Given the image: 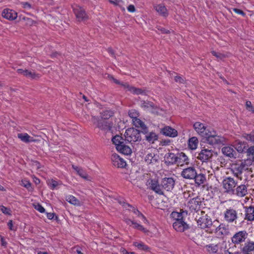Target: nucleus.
<instances>
[{
	"instance_id": "obj_1",
	"label": "nucleus",
	"mask_w": 254,
	"mask_h": 254,
	"mask_svg": "<svg viewBox=\"0 0 254 254\" xmlns=\"http://www.w3.org/2000/svg\"><path fill=\"white\" fill-rule=\"evenodd\" d=\"M218 221L216 223L214 221L213 226L210 227L209 230L206 231L211 234H214L216 237L219 239H223L230 234L229 225L224 223L218 225Z\"/></svg>"
},
{
	"instance_id": "obj_2",
	"label": "nucleus",
	"mask_w": 254,
	"mask_h": 254,
	"mask_svg": "<svg viewBox=\"0 0 254 254\" xmlns=\"http://www.w3.org/2000/svg\"><path fill=\"white\" fill-rule=\"evenodd\" d=\"M196 219L197 226L201 229L206 228V230H209L214 224L210 216L203 211H201V214L198 217L197 216Z\"/></svg>"
},
{
	"instance_id": "obj_3",
	"label": "nucleus",
	"mask_w": 254,
	"mask_h": 254,
	"mask_svg": "<svg viewBox=\"0 0 254 254\" xmlns=\"http://www.w3.org/2000/svg\"><path fill=\"white\" fill-rule=\"evenodd\" d=\"M204 138L206 139L207 142L211 145L224 144L225 143V138L217 135L216 132L213 129L208 131Z\"/></svg>"
},
{
	"instance_id": "obj_4",
	"label": "nucleus",
	"mask_w": 254,
	"mask_h": 254,
	"mask_svg": "<svg viewBox=\"0 0 254 254\" xmlns=\"http://www.w3.org/2000/svg\"><path fill=\"white\" fill-rule=\"evenodd\" d=\"M125 140L131 144L139 142L141 140V135L140 131L134 128L127 129L125 133Z\"/></svg>"
},
{
	"instance_id": "obj_5",
	"label": "nucleus",
	"mask_w": 254,
	"mask_h": 254,
	"mask_svg": "<svg viewBox=\"0 0 254 254\" xmlns=\"http://www.w3.org/2000/svg\"><path fill=\"white\" fill-rule=\"evenodd\" d=\"M140 107L144 110L149 111L154 115H161L164 112V111L162 108L156 106L153 102L150 101H141Z\"/></svg>"
},
{
	"instance_id": "obj_6",
	"label": "nucleus",
	"mask_w": 254,
	"mask_h": 254,
	"mask_svg": "<svg viewBox=\"0 0 254 254\" xmlns=\"http://www.w3.org/2000/svg\"><path fill=\"white\" fill-rule=\"evenodd\" d=\"M248 169V166L244 162L233 164L231 168L233 175L240 180L242 179V173Z\"/></svg>"
},
{
	"instance_id": "obj_7",
	"label": "nucleus",
	"mask_w": 254,
	"mask_h": 254,
	"mask_svg": "<svg viewBox=\"0 0 254 254\" xmlns=\"http://www.w3.org/2000/svg\"><path fill=\"white\" fill-rule=\"evenodd\" d=\"M92 121L93 124L96 125L97 127L101 130H109L112 128V124L111 122L100 119L98 117H92Z\"/></svg>"
},
{
	"instance_id": "obj_8",
	"label": "nucleus",
	"mask_w": 254,
	"mask_h": 254,
	"mask_svg": "<svg viewBox=\"0 0 254 254\" xmlns=\"http://www.w3.org/2000/svg\"><path fill=\"white\" fill-rule=\"evenodd\" d=\"M237 185V182L231 177H226L222 181L223 188L229 193L234 192L235 188Z\"/></svg>"
},
{
	"instance_id": "obj_9",
	"label": "nucleus",
	"mask_w": 254,
	"mask_h": 254,
	"mask_svg": "<svg viewBox=\"0 0 254 254\" xmlns=\"http://www.w3.org/2000/svg\"><path fill=\"white\" fill-rule=\"evenodd\" d=\"M238 213L237 211L232 207L227 208L224 212V219L225 221L229 223H236L238 219Z\"/></svg>"
},
{
	"instance_id": "obj_10",
	"label": "nucleus",
	"mask_w": 254,
	"mask_h": 254,
	"mask_svg": "<svg viewBox=\"0 0 254 254\" xmlns=\"http://www.w3.org/2000/svg\"><path fill=\"white\" fill-rule=\"evenodd\" d=\"M146 185L149 189L152 190L156 193L159 195H163L164 194L161 186L159 184L157 180L150 179L147 181Z\"/></svg>"
},
{
	"instance_id": "obj_11",
	"label": "nucleus",
	"mask_w": 254,
	"mask_h": 254,
	"mask_svg": "<svg viewBox=\"0 0 254 254\" xmlns=\"http://www.w3.org/2000/svg\"><path fill=\"white\" fill-rule=\"evenodd\" d=\"M196 170L194 166H190L183 169L181 175V176L188 180H193L196 175Z\"/></svg>"
},
{
	"instance_id": "obj_12",
	"label": "nucleus",
	"mask_w": 254,
	"mask_h": 254,
	"mask_svg": "<svg viewBox=\"0 0 254 254\" xmlns=\"http://www.w3.org/2000/svg\"><path fill=\"white\" fill-rule=\"evenodd\" d=\"M190 164L189 157L183 152L177 153V159L176 165L183 167L185 166H189Z\"/></svg>"
},
{
	"instance_id": "obj_13",
	"label": "nucleus",
	"mask_w": 254,
	"mask_h": 254,
	"mask_svg": "<svg viewBox=\"0 0 254 254\" xmlns=\"http://www.w3.org/2000/svg\"><path fill=\"white\" fill-rule=\"evenodd\" d=\"M247 237L248 233L246 231H240L233 235L231 238V240L233 244L238 245L245 242Z\"/></svg>"
},
{
	"instance_id": "obj_14",
	"label": "nucleus",
	"mask_w": 254,
	"mask_h": 254,
	"mask_svg": "<svg viewBox=\"0 0 254 254\" xmlns=\"http://www.w3.org/2000/svg\"><path fill=\"white\" fill-rule=\"evenodd\" d=\"M201 205V199L199 196L190 199L188 202V207H189L191 212L198 210Z\"/></svg>"
},
{
	"instance_id": "obj_15",
	"label": "nucleus",
	"mask_w": 254,
	"mask_h": 254,
	"mask_svg": "<svg viewBox=\"0 0 254 254\" xmlns=\"http://www.w3.org/2000/svg\"><path fill=\"white\" fill-rule=\"evenodd\" d=\"M73 11L78 21H81L88 18L85 10L82 7L76 5L73 6Z\"/></svg>"
},
{
	"instance_id": "obj_16",
	"label": "nucleus",
	"mask_w": 254,
	"mask_h": 254,
	"mask_svg": "<svg viewBox=\"0 0 254 254\" xmlns=\"http://www.w3.org/2000/svg\"><path fill=\"white\" fill-rule=\"evenodd\" d=\"M193 127L196 132L203 137L206 136L208 131L210 130L207 128L204 124L199 122L194 123Z\"/></svg>"
},
{
	"instance_id": "obj_17",
	"label": "nucleus",
	"mask_w": 254,
	"mask_h": 254,
	"mask_svg": "<svg viewBox=\"0 0 254 254\" xmlns=\"http://www.w3.org/2000/svg\"><path fill=\"white\" fill-rule=\"evenodd\" d=\"M213 156L212 152L208 149H203L198 153L197 159L202 162H207Z\"/></svg>"
},
{
	"instance_id": "obj_18",
	"label": "nucleus",
	"mask_w": 254,
	"mask_h": 254,
	"mask_svg": "<svg viewBox=\"0 0 254 254\" xmlns=\"http://www.w3.org/2000/svg\"><path fill=\"white\" fill-rule=\"evenodd\" d=\"M174 185L175 180L172 178H165L161 181V186L163 190L170 191L174 188Z\"/></svg>"
},
{
	"instance_id": "obj_19",
	"label": "nucleus",
	"mask_w": 254,
	"mask_h": 254,
	"mask_svg": "<svg viewBox=\"0 0 254 254\" xmlns=\"http://www.w3.org/2000/svg\"><path fill=\"white\" fill-rule=\"evenodd\" d=\"M174 229L177 232H183L189 228V225L184 219L175 221L173 224Z\"/></svg>"
},
{
	"instance_id": "obj_20",
	"label": "nucleus",
	"mask_w": 254,
	"mask_h": 254,
	"mask_svg": "<svg viewBox=\"0 0 254 254\" xmlns=\"http://www.w3.org/2000/svg\"><path fill=\"white\" fill-rule=\"evenodd\" d=\"M111 159L113 165L117 168H123L127 165L126 162L118 154H113Z\"/></svg>"
},
{
	"instance_id": "obj_21",
	"label": "nucleus",
	"mask_w": 254,
	"mask_h": 254,
	"mask_svg": "<svg viewBox=\"0 0 254 254\" xmlns=\"http://www.w3.org/2000/svg\"><path fill=\"white\" fill-rule=\"evenodd\" d=\"M177 159V153L172 152L166 153L164 156V161L168 166L176 165Z\"/></svg>"
},
{
	"instance_id": "obj_22",
	"label": "nucleus",
	"mask_w": 254,
	"mask_h": 254,
	"mask_svg": "<svg viewBox=\"0 0 254 254\" xmlns=\"http://www.w3.org/2000/svg\"><path fill=\"white\" fill-rule=\"evenodd\" d=\"M245 220L248 221H254V206H244Z\"/></svg>"
},
{
	"instance_id": "obj_23",
	"label": "nucleus",
	"mask_w": 254,
	"mask_h": 254,
	"mask_svg": "<svg viewBox=\"0 0 254 254\" xmlns=\"http://www.w3.org/2000/svg\"><path fill=\"white\" fill-rule=\"evenodd\" d=\"M2 16L9 20H13L17 17V13L13 10L5 8L2 12Z\"/></svg>"
},
{
	"instance_id": "obj_24",
	"label": "nucleus",
	"mask_w": 254,
	"mask_h": 254,
	"mask_svg": "<svg viewBox=\"0 0 254 254\" xmlns=\"http://www.w3.org/2000/svg\"><path fill=\"white\" fill-rule=\"evenodd\" d=\"M248 193L247 187L243 184L238 186L234 190V192L232 194H236L239 197H244Z\"/></svg>"
},
{
	"instance_id": "obj_25",
	"label": "nucleus",
	"mask_w": 254,
	"mask_h": 254,
	"mask_svg": "<svg viewBox=\"0 0 254 254\" xmlns=\"http://www.w3.org/2000/svg\"><path fill=\"white\" fill-rule=\"evenodd\" d=\"M124 221L127 225H129V226H132L134 229L139 230L144 233H146L148 231L143 226L134 222L133 220H131L130 219L125 218Z\"/></svg>"
},
{
	"instance_id": "obj_26",
	"label": "nucleus",
	"mask_w": 254,
	"mask_h": 254,
	"mask_svg": "<svg viewBox=\"0 0 254 254\" xmlns=\"http://www.w3.org/2000/svg\"><path fill=\"white\" fill-rule=\"evenodd\" d=\"M162 133L168 136L175 137L178 135L177 130L170 127H165L162 129Z\"/></svg>"
},
{
	"instance_id": "obj_27",
	"label": "nucleus",
	"mask_w": 254,
	"mask_h": 254,
	"mask_svg": "<svg viewBox=\"0 0 254 254\" xmlns=\"http://www.w3.org/2000/svg\"><path fill=\"white\" fill-rule=\"evenodd\" d=\"M155 9L161 16L167 17L168 15V11L164 4H159L154 6Z\"/></svg>"
},
{
	"instance_id": "obj_28",
	"label": "nucleus",
	"mask_w": 254,
	"mask_h": 254,
	"mask_svg": "<svg viewBox=\"0 0 254 254\" xmlns=\"http://www.w3.org/2000/svg\"><path fill=\"white\" fill-rule=\"evenodd\" d=\"M222 152L224 155L230 158H235L236 155L235 150L231 146H225L223 147Z\"/></svg>"
},
{
	"instance_id": "obj_29",
	"label": "nucleus",
	"mask_w": 254,
	"mask_h": 254,
	"mask_svg": "<svg viewBox=\"0 0 254 254\" xmlns=\"http://www.w3.org/2000/svg\"><path fill=\"white\" fill-rule=\"evenodd\" d=\"M198 140L196 137H192L190 138L188 142V148L191 150H195L198 146Z\"/></svg>"
},
{
	"instance_id": "obj_30",
	"label": "nucleus",
	"mask_w": 254,
	"mask_h": 254,
	"mask_svg": "<svg viewBox=\"0 0 254 254\" xmlns=\"http://www.w3.org/2000/svg\"><path fill=\"white\" fill-rule=\"evenodd\" d=\"M117 150L120 153L125 155H129L131 153V148L127 145H126L124 142L121 145L119 146Z\"/></svg>"
},
{
	"instance_id": "obj_31",
	"label": "nucleus",
	"mask_w": 254,
	"mask_h": 254,
	"mask_svg": "<svg viewBox=\"0 0 254 254\" xmlns=\"http://www.w3.org/2000/svg\"><path fill=\"white\" fill-rule=\"evenodd\" d=\"M158 161L157 156L154 153H148L145 157V161L148 164H154Z\"/></svg>"
},
{
	"instance_id": "obj_32",
	"label": "nucleus",
	"mask_w": 254,
	"mask_h": 254,
	"mask_svg": "<svg viewBox=\"0 0 254 254\" xmlns=\"http://www.w3.org/2000/svg\"><path fill=\"white\" fill-rule=\"evenodd\" d=\"M17 136L18 138H19L21 141L25 143L35 141V140L34 139L33 137L28 135L27 133H18L17 134Z\"/></svg>"
},
{
	"instance_id": "obj_33",
	"label": "nucleus",
	"mask_w": 254,
	"mask_h": 254,
	"mask_svg": "<svg viewBox=\"0 0 254 254\" xmlns=\"http://www.w3.org/2000/svg\"><path fill=\"white\" fill-rule=\"evenodd\" d=\"M100 114L101 119L108 121L111 117L113 116L114 113L111 110H106L101 112Z\"/></svg>"
},
{
	"instance_id": "obj_34",
	"label": "nucleus",
	"mask_w": 254,
	"mask_h": 254,
	"mask_svg": "<svg viewBox=\"0 0 254 254\" xmlns=\"http://www.w3.org/2000/svg\"><path fill=\"white\" fill-rule=\"evenodd\" d=\"M247 143L245 142L238 141L235 144V148L238 152L243 153L246 150Z\"/></svg>"
},
{
	"instance_id": "obj_35",
	"label": "nucleus",
	"mask_w": 254,
	"mask_h": 254,
	"mask_svg": "<svg viewBox=\"0 0 254 254\" xmlns=\"http://www.w3.org/2000/svg\"><path fill=\"white\" fill-rule=\"evenodd\" d=\"M66 200L69 203L76 206H80V201L72 195H68L65 197Z\"/></svg>"
},
{
	"instance_id": "obj_36",
	"label": "nucleus",
	"mask_w": 254,
	"mask_h": 254,
	"mask_svg": "<svg viewBox=\"0 0 254 254\" xmlns=\"http://www.w3.org/2000/svg\"><path fill=\"white\" fill-rule=\"evenodd\" d=\"M132 124L137 128H139L143 130L146 129V127L144 122L138 118L132 121Z\"/></svg>"
},
{
	"instance_id": "obj_37",
	"label": "nucleus",
	"mask_w": 254,
	"mask_h": 254,
	"mask_svg": "<svg viewBox=\"0 0 254 254\" xmlns=\"http://www.w3.org/2000/svg\"><path fill=\"white\" fill-rule=\"evenodd\" d=\"M193 180L198 186H200L203 184L206 180L205 175L202 173L197 174L196 173V177L193 178Z\"/></svg>"
},
{
	"instance_id": "obj_38",
	"label": "nucleus",
	"mask_w": 254,
	"mask_h": 254,
	"mask_svg": "<svg viewBox=\"0 0 254 254\" xmlns=\"http://www.w3.org/2000/svg\"><path fill=\"white\" fill-rule=\"evenodd\" d=\"M205 248L207 252L210 254L216 253L219 249V245L218 244L214 245L213 244H210L207 245L205 246Z\"/></svg>"
},
{
	"instance_id": "obj_39",
	"label": "nucleus",
	"mask_w": 254,
	"mask_h": 254,
	"mask_svg": "<svg viewBox=\"0 0 254 254\" xmlns=\"http://www.w3.org/2000/svg\"><path fill=\"white\" fill-rule=\"evenodd\" d=\"M128 205L129 207H131L132 209V211L133 212V213L136 215L137 217L140 218L144 223H148V221L145 217V216L142 213H141L137 209L135 208L134 207H132L130 205Z\"/></svg>"
},
{
	"instance_id": "obj_40",
	"label": "nucleus",
	"mask_w": 254,
	"mask_h": 254,
	"mask_svg": "<svg viewBox=\"0 0 254 254\" xmlns=\"http://www.w3.org/2000/svg\"><path fill=\"white\" fill-rule=\"evenodd\" d=\"M72 168L76 172L77 174L81 178L84 179H87L88 175L82 169L74 165H72Z\"/></svg>"
},
{
	"instance_id": "obj_41",
	"label": "nucleus",
	"mask_w": 254,
	"mask_h": 254,
	"mask_svg": "<svg viewBox=\"0 0 254 254\" xmlns=\"http://www.w3.org/2000/svg\"><path fill=\"white\" fill-rule=\"evenodd\" d=\"M25 76L32 79H37L40 78L41 75L39 73L27 69Z\"/></svg>"
},
{
	"instance_id": "obj_42",
	"label": "nucleus",
	"mask_w": 254,
	"mask_h": 254,
	"mask_svg": "<svg viewBox=\"0 0 254 254\" xmlns=\"http://www.w3.org/2000/svg\"><path fill=\"white\" fill-rule=\"evenodd\" d=\"M112 142L113 144H114L116 146V149L119 146L122 145L124 143V139L120 135H115L112 138Z\"/></svg>"
},
{
	"instance_id": "obj_43",
	"label": "nucleus",
	"mask_w": 254,
	"mask_h": 254,
	"mask_svg": "<svg viewBox=\"0 0 254 254\" xmlns=\"http://www.w3.org/2000/svg\"><path fill=\"white\" fill-rule=\"evenodd\" d=\"M146 140L150 143H154L158 139L157 135L153 132H150L145 136Z\"/></svg>"
},
{
	"instance_id": "obj_44",
	"label": "nucleus",
	"mask_w": 254,
	"mask_h": 254,
	"mask_svg": "<svg viewBox=\"0 0 254 254\" xmlns=\"http://www.w3.org/2000/svg\"><path fill=\"white\" fill-rule=\"evenodd\" d=\"M243 251L246 253L254 251V242H249L246 243L243 248Z\"/></svg>"
},
{
	"instance_id": "obj_45",
	"label": "nucleus",
	"mask_w": 254,
	"mask_h": 254,
	"mask_svg": "<svg viewBox=\"0 0 254 254\" xmlns=\"http://www.w3.org/2000/svg\"><path fill=\"white\" fill-rule=\"evenodd\" d=\"M242 136L247 141L254 144V130H253L250 133H244Z\"/></svg>"
},
{
	"instance_id": "obj_46",
	"label": "nucleus",
	"mask_w": 254,
	"mask_h": 254,
	"mask_svg": "<svg viewBox=\"0 0 254 254\" xmlns=\"http://www.w3.org/2000/svg\"><path fill=\"white\" fill-rule=\"evenodd\" d=\"M21 185L25 187L29 191H33V190L32 184L29 180L26 179L22 180Z\"/></svg>"
},
{
	"instance_id": "obj_47",
	"label": "nucleus",
	"mask_w": 254,
	"mask_h": 254,
	"mask_svg": "<svg viewBox=\"0 0 254 254\" xmlns=\"http://www.w3.org/2000/svg\"><path fill=\"white\" fill-rule=\"evenodd\" d=\"M171 217L175 221L182 220L183 218L182 212H178L177 211H173L171 213Z\"/></svg>"
},
{
	"instance_id": "obj_48",
	"label": "nucleus",
	"mask_w": 254,
	"mask_h": 254,
	"mask_svg": "<svg viewBox=\"0 0 254 254\" xmlns=\"http://www.w3.org/2000/svg\"><path fill=\"white\" fill-rule=\"evenodd\" d=\"M133 245L140 250L147 251L149 249V247L147 245L142 242H134Z\"/></svg>"
},
{
	"instance_id": "obj_49",
	"label": "nucleus",
	"mask_w": 254,
	"mask_h": 254,
	"mask_svg": "<svg viewBox=\"0 0 254 254\" xmlns=\"http://www.w3.org/2000/svg\"><path fill=\"white\" fill-rule=\"evenodd\" d=\"M128 116L132 119V121L138 118L139 113L134 109H131L128 111Z\"/></svg>"
},
{
	"instance_id": "obj_50",
	"label": "nucleus",
	"mask_w": 254,
	"mask_h": 254,
	"mask_svg": "<svg viewBox=\"0 0 254 254\" xmlns=\"http://www.w3.org/2000/svg\"><path fill=\"white\" fill-rule=\"evenodd\" d=\"M0 209L1 211L4 214L11 215V211L10 208H7L2 205L0 206Z\"/></svg>"
},
{
	"instance_id": "obj_51",
	"label": "nucleus",
	"mask_w": 254,
	"mask_h": 254,
	"mask_svg": "<svg viewBox=\"0 0 254 254\" xmlns=\"http://www.w3.org/2000/svg\"><path fill=\"white\" fill-rule=\"evenodd\" d=\"M59 185V182L54 179H52L50 183L48 184L49 188L53 190H54L57 186H58Z\"/></svg>"
},
{
	"instance_id": "obj_52",
	"label": "nucleus",
	"mask_w": 254,
	"mask_h": 254,
	"mask_svg": "<svg viewBox=\"0 0 254 254\" xmlns=\"http://www.w3.org/2000/svg\"><path fill=\"white\" fill-rule=\"evenodd\" d=\"M131 89V90L130 92L135 94L139 95L142 94L144 93V91L140 88H137L134 87H132Z\"/></svg>"
},
{
	"instance_id": "obj_53",
	"label": "nucleus",
	"mask_w": 254,
	"mask_h": 254,
	"mask_svg": "<svg viewBox=\"0 0 254 254\" xmlns=\"http://www.w3.org/2000/svg\"><path fill=\"white\" fill-rule=\"evenodd\" d=\"M211 54L217 58L219 59L220 60H222L223 59L226 57V55L220 53H217L214 51H211Z\"/></svg>"
},
{
	"instance_id": "obj_54",
	"label": "nucleus",
	"mask_w": 254,
	"mask_h": 254,
	"mask_svg": "<svg viewBox=\"0 0 254 254\" xmlns=\"http://www.w3.org/2000/svg\"><path fill=\"white\" fill-rule=\"evenodd\" d=\"M246 152L248 156H254V146H252L249 147L248 149H246Z\"/></svg>"
},
{
	"instance_id": "obj_55",
	"label": "nucleus",
	"mask_w": 254,
	"mask_h": 254,
	"mask_svg": "<svg viewBox=\"0 0 254 254\" xmlns=\"http://www.w3.org/2000/svg\"><path fill=\"white\" fill-rule=\"evenodd\" d=\"M246 106L248 110L254 113V107L252 106L251 101H247L246 103Z\"/></svg>"
},
{
	"instance_id": "obj_56",
	"label": "nucleus",
	"mask_w": 254,
	"mask_h": 254,
	"mask_svg": "<svg viewBox=\"0 0 254 254\" xmlns=\"http://www.w3.org/2000/svg\"><path fill=\"white\" fill-rule=\"evenodd\" d=\"M119 85H121L122 86L124 87L125 89H126L127 90L130 92L131 90V88H132L133 86H130L127 83H123L121 82V84H119Z\"/></svg>"
},
{
	"instance_id": "obj_57",
	"label": "nucleus",
	"mask_w": 254,
	"mask_h": 254,
	"mask_svg": "<svg viewBox=\"0 0 254 254\" xmlns=\"http://www.w3.org/2000/svg\"><path fill=\"white\" fill-rule=\"evenodd\" d=\"M35 208L40 213H44L45 211V208L39 203L35 206Z\"/></svg>"
},
{
	"instance_id": "obj_58",
	"label": "nucleus",
	"mask_w": 254,
	"mask_h": 254,
	"mask_svg": "<svg viewBox=\"0 0 254 254\" xmlns=\"http://www.w3.org/2000/svg\"><path fill=\"white\" fill-rule=\"evenodd\" d=\"M174 79L176 82L180 83H184L185 82V79H184L182 76L180 75L175 76Z\"/></svg>"
},
{
	"instance_id": "obj_59",
	"label": "nucleus",
	"mask_w": 254,
	"mask_h": 254,
	"mask_svg": "<svg viewBox=\"0 0 254 254\" xmlns=\"http://www.w3.org/2000/svg\"><path fill=\"white\" fill-rule=\"evenodd\" d=\"M233 11L238 14L241 15L243 16H246V13L241 9L234 8L233 9Z\"/></svg>"
},
{
	"instance_id": "obj_60",
	"label": "nucleus",
	"mask_w": 254,
	"mask_h": 254,
	"mask_svg": "<svg viewBox=\"0 0 254 254\" xmlns=\"http://www.w3.org/2000/svg\"><path fill=\"white\" fill-rule=\"evenodd\" d=\"M32 165L33 167H35L37 170L41 168V165L40 163L37 161H33L32 162Z\"/></svg>"
},
{
	"instance_id": "obj_61",
	"label": "nucleus",
	"mask_w": 254,
	"mask_h": 254,
	"mask_svg": "<svg viewBox=\"0 0 254 254\" xmlns=\"http://www.w3.org/2000/svg\"><path fill=\"white\" fill-rule=\"evenodd\" d=\"M157 28L162 33L168 34V33H170V31L169 30H167V29H165L164 27H161V26H157Z\"/></svg>"
},
{
	"instance_id": "obj_62",
	"label": "nucleus",
	"mask_w": 254,
	"mask_h": 254,
	"mask_svg": "<svg viewBox=\"0 0 254 254\" xmlns=\"http://www.w3.org/2000/svg\"><path fill=\"white\" fill-rule=\"evenodd\" d=\"M21 4L22 5V7L24 8L30 9L32 7L31 4L30 3H29L28 2H26V1L22 2L21 3Z\"/></svg>"
},
{
	"instance_id": "obj_63",
	"label": "nucleus",
	"mask_w": 254,
	"mask_h": 254,
	"mask_svg": "<svg viewBox=\"0 0 254 254\" xmlns=\"http://www.w3.org/2000/svg\"><path fill=\"white\" fill-rule=\"evenodd\" d=\"M108 78L109 79L112 80L114 83H115L117 84H121V82L119 80L115 78L114 76L112 75L109 74L108 75Z\"/></svg>"
},
{
	"instance_id": "obj_64",
	"label": "nucleus",
	"mask_w": 254,
	"mask_h": 254,
	"mask_svg": "<svg viewBox=\"0 0 254 254\" xmlns=\"http://www.w3.org/2000/svg\"><path fill=\"white\" fill-rule=\"evenodd\" d=\"M127 9L130 12H134L135 11V8L132 4L129 5L127 7Z\"/></svg>"
}]
</instances>
